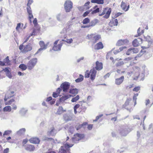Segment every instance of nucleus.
<instances>
[{
  "mask_svg": "<svg viewBox=\"0 0 153 153\" xmlns=\"http://www.w3.org/2000/svg\"><path fill=\"white\" fill-rule=\"evenodd\" d=\"M65 111L66 110H64L62 107L59 106L58 109L57 111L56 114L60 115Z\"/></svg>",
  "mask_w": 153,
  "mask_h": 153,
  "instance_id": "cd10ccee",
  "label": "nucleus"
},
{
  "mask_svg": "<svg viewBox=\"0 0 153 153\" xmlns=\"http://www.w3.org/2000/svg\"><path fill=\"white\" fill-rule=\"evenodd\" d=\"M61 91V89L60 88H59L57 89L56 92L58 94H59L60 93Z\"/></svg>",
  "mask_w": 153,
  "mask_h": 153,
  "instance_id": "338daca9",
  "label": "nucleus"
},
{
  "mask_svg": "<svg viewBox=\"0 0 153 153\" xmlns=\"http://www.w3.org/2000/svg\"><path fill=\"white\" fill-rule=\"evenodd\" d=\"M71 96V95L63 96L60 98L59 100L61 102L64 101L68 99Z\"/></svg>",
  "mask_w": 153,
  "mask_h": 153,
  "instance_id": "5701e85b",
  "label": "nucleus"
},
{
  "mask_svg": "<svg viewBox=\"0 0 153 153\" xmlns=\"http://www.w3.org/2000/svg\"><path fill=\"white\" fill-rule=\"evenodd\" d=\"M4 63H6L7 64H9L10 62V61L9 59V56H7L6 58L4 59Z\"/></svg>",
  "mask_w": 153,
  "mask_h": 153,
  "instance_id": "49530a36",
  "label": "nucleus"
},
{
  "mask_svg": "<svg viewBox=\"0 0 153 153\" xmlns=\"http://www.w3.org/2000/svg\"><path fill=\"white\" fill-rule=\"evenodd\" d=\"M131 100L130 99H128L126 101L124 105H125V106L128 105L129 104L130 101Z\"/></svg>",
  "mask_w": 153,
  "mask_h": 153,
  "instance_id": "603ef678",
  "label": "nucleus"
},
{
  "mask_svg": "<svg viewBox=\"0 0 153 153\" xmlns=\"http://www.w3.org/2000/svg\"><path fill=\"white\" fill-rule=\"evenodd\" d=\"M103 68L102 64V63L98 61H97L96 62V67L95 68L96 70L99 71L101 70Z\"/></svg>",
  "mask_w": 153,
  "mask_h": 153,
  "instance_id": "f3484780",
  "label": "nucleus"
},
{
  "mask_svg": "<svg viewBox=\"0 0 153 153\" xmlns=\"http://www.w3.org/2000/svg\"><path fill=\"white\" fill-rule=\"evenodd\" d=\"M33 0H28V3L27 4V6L30 7V5L33 3Z\"/></svg>",
  "mask_w": 153,
  "mask_h": 153,
  "instance_id": "052dcab7",
  "label": "nucleus"
},
{
  "mask_svg": "<svg viewBox=\"0 0 153 153\" xmlns=\"http://www.w3.org/2000/svg\"><path fill=\"white\" fill-rule=\"evenodd\" d=\"M39 44L40 46V48L38 49V51L35 53V55H36L40 51L46 49L47 48V46L49 44L48 43L46 44H45L44 42L43 41H40Z\"/></svg>",
  "mask_w": 153,
  "mask_h": 153,
  "instance_id": "0eeeda50",
  "label": "nucleus"
},
{
  "mask_svg": "<svg viewBox=\"0 0 153 153\" xmlns=\"http://www.w3.org/2000/svg\"><path fill=\"white\" fill-rule=\"evenodd\" d=\"M124 64V63L123 61H119L116 63V65L117 67L121 66Z\"/></svg>",
  "mask_w": 153,
  "mask_h": 153,
  "instance_id": "de8ad7c7",
  "label": "nucleus"
},
{
  "mask_svg": "<svg viewBox=\"0 0 153 153\" xmlns=\"http://www.w3.org/2000/svg\"><path fill=\"white\" fill-rule=\"evenodd\" d=\"M103 48V45L101 42H99L97 43L94 46L95 49L97 50H99L100 49H102Z\"/></svg>",
  "mask_w": 153,
  "mask_h": 153,
  "instance_id": "aec40b11",
  "label": "nucleus"
},
{
  "mask_svg": "<svg viewBox=\"0 0 153 153\" xmlns=\"http://www.w3.org/2000/svg\"><path fill=\"white\" fill-rule=\"evenodd\" d=\"M131 129L127 126H123L120 127L118 129L119 134L122 136H126L131 131Z\"/></svg>",
  "mask_w": 153,
  "mask_h": 153,
  "instance_id": "f257e3e1",
  "label": "nucleus"
},
{
  "mask_svg": "<svg viewBox=\"0 0 153 153\" xmlns=\"http://www.w3.org/2000/svg\"><path fill=\"white\" fill-rule=\"evenodd\" d=\"M73 144H65L64 146H62L59 149V153H67L66 150L72 147Z\"/></svg>",
  "mask_w": 153,
  "mask_h": 153,
  "instance_id": "423d86ee",
  "label": "nucleus"
},
{
  "mask_svg": "<svg viewBox=\"0 0 153 153\" xmlns=\"http://www.w3.org/2000/svg\"><path fill=\"white\" fill-rule=\"evenodd\" d=\"M90 20L88 18H86L85 19L82 21L83 24H85L90 22Z\"/></svg>",
  "mask_w": 153,
  "mask_h": 153,
  "instance_id": "a18cd8bd",
  "label": "nucleus"
},
{
  "mask_svg": "<svg viewBox=\"0 0 153 153\" xmlns=\"http://www.w3.org/2000/svg\"><path fill=\"white\" fill-rule=\"evenodd\" d=\"M124 79V76H122L120 78L116 79L115 80V84L118 85H120L123 82Z\"/></svg>",
  "mask_w": 153,
  "mask_h": 153,
  "instance_id": "2eb2a0df",
  "label": "nucleus"
},
{
  "mask_svg": "<svg viewBox=\"0 0 153 153\" xmlns=\"http://www.w3.org/2000/svg\"><path fill=\"white\" fill-rule=\"evenodd\" d=\"M91 10H89L87 11H86L83 14V16L84 17L86 16H87L88 15V14L91 12Z\"/></svg>",
  "mask_w": 153,
  "mask_h": 153,
  "instance_id": "864d4df0",
  "label": "nucleus"
},
{
  "mask_svg": "<svg viewBox=\"0 0 153 153\" xmlns=\"http://www.w3.org/2000/svg\"><path fill=\"white\" fill-rule=\"evenodd\" d=\"M144 38L146 39V40L148 42V45H149V46H150L152 43V41L150 37L148 36H144Z\"/></svg>",
  "mask_w": 153,
  "mask_h": 153,
  "instance_id": "a878e982",
  "label": "nucleus"
},
{
  "mask_svg": "<svg viewBox=\"0 0 153 153\" xmlns=\"http://www.w3.org/2000/svg\"><path fill=\"white\" fill-rule=\"evenodd\" d=\"M32 49V47L30 45H26L24 48L23 51L24 52H27L30 51Z\"/></svg>",
  "mask_w": 153,
  "mask_h": 153,
  "instance_id": "b1692460",
  "label": "nucleus"
},
{
  "mask_svg": "<svg viewBox=\"0 0 153 153\" xmlns=\"http://www.w3.org/2000/svg\"><path fill=\"white\" fill-rule=\"evenodd\" d=\"M13 95H8V93H7L6 94L5 97L4 98V100L5 101H6L7 100V99L9 98L12 97H13Z\"/></svg>",
  "mask_w": 153,
  "mask_h": 153,
  "instance_id": "3c124183",
  "label": "nucleus"
},
{
  "mask_svg": "<svg viewBox=\"0 0 153 153\" xmlns=\"http://www.w3.org/2000/svg\"><path fill=\"white\" fill-rule=\"evenodd\" d=\"M111 12V9L109 8L108 10L107 11L106 14L104 16V17L106 19H108L109 18Z\"/></svg>",
  "mask_w": 153,
  "mask_h": 153,
  "instance_id": "473e14b6",
  "label": "nucleus"
},
{
  "mask_svg": "<svg viewBox=\"0 0 153 153\" xmlns=\"http://www.w3.org/2000/svg\"><path fill=\"white\" fill-rule=\"evenodd\" d=\"M27 110L26 108H22L19 111V113L22 116H24L27 111Z\"/></svg>",
  "mask_w": 153,
  "mask_h": 153,
  "instance_id": "bb28decb",
  "label": "nucleus"
},
{
  "mask_svg": "<svg viewBox=\"0 0 153 153\" xmlns=\"http://www.w3.org/2000/svg\"><path fill=\"white\" fill-rule=\"evenodd\" d=\"M62 41L65 42L67 43L70 44L73 42V40L72 39H66V37L65 36L64 39H62Z\"/></svg>",
  "mask_w": 153,
  "mask_h": 153,
  "instance_id": "4c0bfd02",
  "label": "nucleus"
},
{
  "mask_svg": "<svg viewBox=\"0 0 153 153\" xmlns=\"http://www.w3.org/2000/svg\"><path fill=\"white\" fill-rule=\"evenodd\" d=\"M67 16L66 13H59L56 16L57 20L59 22H62L65 21Z\"/></svg>",
  "mask_w": 153,
  "mask_h": 153,
  "instance_id": "20e7f679",
  "label": "nucleus"
},
{
  "mask_svg": "<svg viewBox=\"0 0 153 153\" xmlns=\"http://www.w3.org/2000/svg\"><path fill=\"white\" fill-rule=\"evenodd\" d=\"M129 41L127 39H120L116 43V45L117 46H120L122 45L127 44L128 43Z\"/></svg>",
  "mask_w": 153,
  "mask_h": 153,
  "instance_id": "f8f14e48",
  "label": "nucleus"
},
{
  "mask_svg": "<svg viewBox=\"0 0 153 153\" xmlns=\"http://www.w3.org/2000/svg\"><path fill=\"white\" fill-rule=\"evenodd\" d=\"M11 106L12 107L13 109H14L15 110L16 109L17 107L16 105L14 104H12L11 105Z\"/></svg>",
  "mask_w": 153,
  "mask_h": 153,
  "instance_id": "680f3d73",
  "label": "nucleus"
},
{
  "mask_svg": "<svg viewBox=\"0 0 153 153\" xmlns=\"http://www.w3.org/2000/svg\"><path fill=\"white\" fill-rule=\"evenodd\" d=\"M98 22V20L97 19H94L90 22L89 23L90 26V27H94Z\"/></svg>",
  "mask_w": 153,
  "mask_h": 153,
  "instance_id": "412c9836",
  "label": "nucleus"
},
{
  "mask_svg": "<svg viewBox=\"0 0 153 153\" xmlns=\"http://www.w3.org/2000/svg\"><path fill=\"white\" fill-rule=\"evenodd\" d=\"M64 120L66 121H67L71 120V118L70 117H69L67 114H65L64 115Z\"/></svg>",
  "mask_w": 153,
  "mask_h": 153,
  "instance_id": "37998d69",
  "label": "nucleus"
},
{
  "mask_svg": "<svg viewBox=\"0 0 153 153\" xmlns=\"http://www.w3.org/2000/svg\"><path fill=\"white\" fill-rule=\"evenodd\" d=\"M69 93L75 95L78 93V90L76 88L71 89L70 90Z\"/></svg>",
  "mask_w": 153,
  "mask_h": 153,
  "instance_id": "7c9ffc66",
  "label": "nucleus"
},
{
  "mask_svg": "<svg viewBox=\"0 0 153 153\" xmlns=\"http://www.w3.org/2000/svg\"><path fill=\"white\" fill-rule=\"evenodd\" d=\"M145 103L146 105L148 107H150L153 104V102L151 104H150V101L149 99L146 100Z\"/></svg>",
  "mask_w": 153,
  "mask_h": 153,
  "instance_id": "e433bc0d",
  "label": "nucleus"
},
{
  "mask_svg": "<svg viewBox=\"0 0 153 153\" xmlns=\"http://www.w3.org/2000/svg\"><path fill=\"white\" fill-rule=\"evenodd\" d=\"M145 51H143L142 50H141L140 51V53L139 54L137 55V56L135 57V59L137 60V58L141 56L143 53H145Z\"/></svg>",
  "mask_w": 153,
  "mask_h": 153,
  "instance_id": "79ce46f5",
  "label": "nucleus"
},
{
  "mask_svg": "<svg viewBox=\"0 0 153 153\" xmlns=\"http://www.w3.org/2000/svg\"><path fill=\"white\" fill-rule=\"evenodd\" d=\"M79 76L80 77L75 80V82H79L82 81L83 80V76L81 74H80Z\"/></svg>",
  "mask_w": 153,
  "mask_h": 153,
  "instance_id": "c9c22d12",
  "label": "nucleus"
},
{
  "mask_svg": "<svg viewBox=\"0 0 153 153\" xmlns=\"http://www.w3.org/2000/svg\"><path fill=\"white\" fill-rule=\"evenodd\" d=\"M64 8L66 12H69L73 7V3L70 0H67L64 4Z\"/></svg>",
  "mask_w": 153,
  "mask_h": 153,
  "instance_id": "39448f33",
  "label": "nucleus"
},
{
  "mask_svg": "<svg viewBox=\"0 0 153 153\" xmlns=\"http://www.w3.org/2000/svg\"><path fill=\"white\" fill-rule=\"evenodd\" d=\"M3 110L4 111H10L11 110V107L10 106H5Z\"/></svg>",
  "mask_w": 153,
  "mask_h": 153,
  "instance_id": "ea45409f",
  "label": "nucleus"
},
{
  "mask_svg": "<svg viewBox=\"0 0 153 153\" xmlns=\"http://www.w3.org/2000/svg\"><path fill=\"white\" fill-rule=\"evenodd\" d=\"M14 91H9L8 92H7V93H8V95H13V96H14Z\"/></svg>",
  "mask_w": 153,
  "mask_h": 153,
  "instance_id": "13d9d810",
  "label": "nucleus"
},
{
  "mask_svg": "<svg viewBox=\"0 0 153 153\" xmlns=\"http://www.w3.org/2000/svg\"><path fill=\"white\" fill-rule=\"evenodd\" d=\"M121 7L123 10L125 11V10L127 7L126 4L123 1L121 2Z\"/></svg>",
  "mask_w": 153,
  "mask_h": 153,
  "instance_id": "58836bf2",
  "label": "nucleus"
},
{
  "mask_svg": "<svg viewBox=\"0 0 153 153\" xmlns=\"http://www.w3.org/2000/svg\"><path fill=\"white\" fill-rule=\"evenodd\" d=\"M37 62L36 58H34L30 60L27 64L28 69L31 70L33 68Z\"/></svg>",
  "mask_w": 153,
  "mask_h": 153,
  "instance_id": "f03ea898",
  "label": "nucleus"
},
{
  "mask_svg": "<svg viewBox=\"0 0 153 153\" xmlns=\"http://www.w3.org/2000/svg\"><path fill=\"white\" fill-rule=\"evenodd\" d=\"M30 143L34 144H38L39 143L40 140L39 138L37 137H33L29 140Z\"/></svg>",
  "mask_w": 153,
  "mask_h": 153,
  "instance_id": "a211bd4d",
  "label": "nucleus"
},
{
  "mask_svg": "<svg viewBox=\"0 0 153 153\" xmlns=\"http://www.w3.org/2000/svg\"><path fill=\"white\" fill-rule=\"evenodd\" d=\"M109 25L111 27L114 26H117L118 25V20L117 19H112L109 23Z\"/></svg>",
  "mask_w": 153,
  "mask_h": 153,
  "instance_id": "6ab92c4d",
  "label": "nucleus"
},
{
  "mask_svg": "<svg viewBox=\"0 0 153 153\" xmlns=\"http://www.w3.org/2000/svg\"><path fill=\"white\" fill-rule=\"evenodd\" d=\"M9 151V149L8 148H6L4 149L3 153H8Z\"/></svg>",
  "mask_w": 153,
  "mask_h": 153,
  "instance_id": "774afa93",
  "label": "nucleus"
},
{
  "mask_svg": "<svg viewBox=\"0 0 153 153\" xmlns=\"http://www.w3.org/2000/svg\"><path fill=\"white\" fill-rule=\"evenodd\" d=\"M98 6L96 5L93 7V10L92 11L91 14H94L99 12L100 11V9L99 8H97Z\"/></svg>",
  "mask_w": 153,
  "mask_h": 153,
  "instance_id": "c85d7f7f",
  "label": "nucleus"
},
{
  "mask_svg": "<svg viewBox=\"0 0 153 153\" xmlns=\"http://www.w3.org/2000/svg\"><path fill=\"white\" fill-rule=\"evenodd\" d=\"M62 46L61 44H59L57 45H54L53 48V49L55 51H60Z\"/></svg>",
  "mask_w": 153,
  "mask_h": 153,
  "instance_id": "4be33fe9",
  "label": "nucleus"
},
{
  "mask_svg": "<svg viewBox=\"0 0 153 153\" xmlns=\"http://www.w3.org/2000/svg\"><path fill=\"white\" fill-rule=\"evenodd\" d=\"M84 137V134H79L78 133H76L74 134V136L72 138V141L74 143H77L78 141Z\"/></svg>",
  "mask_w": 153,
  "mask_h": 153,
  "instance_id": "7ed1b4c3",
  "label": "nucleus"
},
{
  "mask_svg": "<svg viewBox=\"0 0 153 153\" xmlns=\"http://www.w3.org/2000/svg\"><path fill=\"white\" fill-rule=\"evenodd\" d=\"M3 71L5 72L6 76L10 79H11L12 78V76L11 74L10 71H9L7 68H6L2 71H0V73Z\"/></svg>",
  "mask_w": 153,
  "mask_h": 153,
  "instance_id": "dca6fc26",
  "label": "nucleus"
},
{
  "mask_svg": "<svg viewBox=\"0 0 153 153\" xmlns=\"http://www.w3.org/2000/svg\"><path fill=\"white\" fill-rule=\"evenodd\" d=\"M56 130H55L53 127H52L51 128L50 130L48 132L47 134L48 135L54 136L56 135Z\"/></svg>",
  "mask_w": 153,
  "mask_h": 153,
  "instance_id": "4468645a",
  "label": "nucleus"
},
{
  "mask_svg": "<svg viewBox=\"0 0 153 153\" xmlns=\"http://www.w3.org/2000/svg\"><path fill=\"white\" fill-rule=\"evenodd\" d=\"M58 94L56 92H53V97L54 98H56L58 97Z\"/></svg>",
  "mask_w": 153,
  "mask_h": 153,
  "instance_id": "e2e57ef3",
  "label": "nucleus"
},
{
  "mask_svg": "<svg viewBox=\"0 0 153 153\" xmlns=\"http://www.w3.org/2000/svg\"><path fill=\"white\" fill-rule=\"evenodd\" d=\"M19 68L23 71L25 70L27 68V65H26L24 64H21L19 66Z\"/></svg>",
  "mask_w": 153,
  "mask_h": 153,
  "instance_id": "f704fd0d",
  "label": "nucleus"
},
{
  "mask_svg": "<svg viewBox=\"0 0 153 153\" xmlns=\"http://www.w3.org/2000/svg\"><path fill=\"white\" fill-rule=\"evenodd\" d=\"M90 75V71H89L88 70H87L85 73V78H88Z\"/></svg>",
  "mask_w": 153,
  "mask_h": 153,
  "instance_id": "09e8293b",
  "label": "nucleus"
},
{
  "mask_svg": "<svg viewBox=\"0 0 153 153\" xmlns=\"http://www.w3.org/2000/svg\"><path fill=\"white\" fill-rule=\"evenodd\" d=\"M37 19L35 18L33 21V23L34 24L35 26H36L37 25Z\"/></svg>",
  "mask_w": 153,
  "mask_h": 153,
  "instance_id": "4d7b16f0",
  "label": "nucleus"
},
{
  "mask_svg": "<svg viewBox=\"0 0 153 153\" xmlns=\"http://www.w3.org/2000/svg\"><path fill=\"white\" fill-rule=\"evenodd\" d=\"M92 127H93V125L89 124V125H88L87 128H88V129L89 130H91L92 129Z\"/></svg>",
  "mask_w": 153,
  "mask_h": 153,
  "instance_id": "69168bd1",
  "label": "nucleus"
},
{
  "mask_svg": "<svg viewBox=\"0 0 153 153\" xmlns=\"http://www.w3.org/2000/svg\"><path fill=\"white\" fill-rule=\"evenodd\" d=\"M101 38V36L100 35H95L92 41L93 43H95Z\"/></svg>",
  "mask_w": 153,
  "mask_h": 153,
  "instance_id": "393cba45",
  "label": "nucleus"
},
{
  "mask_svg": "<svg viewBox=\"0 0 153 153\" xmlns=\"http://www.w3.org/2000/svg\"><path fill=\"white\" fill-rule=\"evenodd\" d=\"M122 14V13L120 12H118L117 13V14H115V15L114 16H112V18L113 19H115L116 18H117L119 16H120Z\"/></svg>",
  "mask_w": 153,
  "mask_h": 153,
  "instance_id": "5fc2aeb1",
  "label": "nucleus"
},
{
  "mask_svg": "<svg viewBox=\"0 0 153 153\" xmlns=\"http://www.w3.org/2000/svg\"><path fill=\"white\" fill-rule=\"evenodd\" d=\"M142 39L141 38L135 39L133 41L132 44L133 46L136 47L139 45L140 42L142 43Z\"/></svg>",
  "mask_w": 153,
  "mask_h": 153,
  "instance_id": "9b49d317",
  "label": "nucleus"
},
{
  "mask_svg": "<svg viewBox=\"0 0 153 153\" xmlns=\"http://www.w3.org/2000/svg\"><path fill=\"white\" fill-rule=\"evenodd\" d=\"M95 34H91L90 35H88L87 36V37L88 38V39L89 40H91L92 41L94 36Z\"/></svg>",
  "mask_w": 153,
  "mask_h": 153,
  "instance_id": "a19ab883",
  "label": "nucleus"
},
{
  "mask_svg": "<svg viewBox=\"0 0 153 153\" xmlns=\"http://www.w3.org/2000/svg\"><path fill=\"white\" fill-rule=\"evenodd\" d=\"M12 133V131L11 130H7L4 131L3 134V136Z\"/></svg>",
  "mask_w": 153,
  "mask_h": 153,
  "instance_id": "8fccbe9b",
  "label": "nucleus"
},
{
  "mask_svg": "<svg viewBox=\"0 0 153 153\" xmlns=\"http://www.w3.org/2000/svg\"><path fill=\"white\" fill-rule=\"evenodd\" d=\"M25 131L26 129L25 128H22L17 131V134L18 135H21L24 134L25 132Z\"/></svg>",
  "mask_w": 153,
  "mask_h": 153,
  "instance_id": "2f4dec72",
  "label": "nucleus"
},
{
  "mask_svg": "<svg viewBox=\"0 0 153 153\" xmlns=\"http://www.w3.org/2000/svg\"><path fill=\"white\" fill-rule=\"evenodd\" d=\"M21 25V23H19L17 24V26L16 27V29L18 31L19 30V28L20 27Z\"/></svg>",
  "mask_w": 153,
  "mask_h": 153,
  "instance_id": "0e129e2a",
  "label": "nucleus"
},
{
  "mask_svg": "<svg viewBox=\"0 0 153 153\" xmlns=\"http://www.w3.org/2000/svg\"><path fill=\"white\" fill-rule=\"evenodd\" d=\"M79 98V96L78 95H77L76 97L73 98L71 100V101L73 102H76V101L78 100Z\"/></svg>",
  "mask_w": 153,
  "mask_h": 153,
  "instance_id": "c03bdc74",
  "label": "nucleus"
},
{
  "mask_svg": "<svg viewBox=\"0 0 153 153\" xmlns=\"http://www.w3.org/2000/svg\"><path fill=\"white\" fill-rule=\"evenodd\" d=\"M139 51L137 48H131L128 49L126 52V54L129 55L131 54L136 53Z\"/></svg>",
  "mask_w": 153,
  "mask_h": 153,
  "instance_id": "1a4fd4ad",
  "label": "nucleus"
},
{
  "mask_svg": "<svg viewBox=\"0 0 153 153\" xmlns=\"http://www.w3.org/2000/svg\"><path fill=\"white\" fill-rule=\"evenodd\" d=\"M92 3H96L99 4H103L104 3V0H91Z\"/></svg>",
  "mask_w": 153,
  "mask_h": 153,
  "instance_id": "c756f323",
  "label": "nucleus"
},
{
  "mask_svg": "<svg viewBox=\"0 0 153 153\" xmlns=\"http://www.w3.org/2000/svg\"><path fill=\"white\" fill-rule=\"evenodd\" d=\"M35 148L34 145L31 144H27L25 146V149L27 151L32 152L34 151Z\"/></svg>",
  "mask_w": 153,
  "mask_h": 153,
  "instance_id": "ddd939ff",
  "label": "nucleus"
},
{
  "mask_svg": "<svg viewBox=\"0 0 153 153\" xmlns=\"http://www.w3.org/2000/svg\"><path fill=\"white\" fill-rule=\"evenodd\" d=\"M27 13L28 14V16H31V17H33V16L32 13V12L31 10V9L30 7H27Z\"/></svg>",
  "mask_w": 153,
  "mask_h": 153,
  "instance_id": "72a5a7b5",
  "label": "nucleus"
},
{
  "mask_svg": "<svg viewBox=\"0 0 153 153\" xmlns=\"http://www.w3.org/2000/svg\"><path fill=\"white\" fill-rule=\"evenodd\" d=\"M95 69V68H93L90 71V78L92 80H93L95 79L97 71Z\"/></svg>",
  "mask_w": 153,
  "mask_h": 153,
  "instance_id": "9d476101",
  "label": "nucleus"
},
{
  "mask_svg": "<svg viewBox=\"0 0 153 153\" xmlns=\"http://www.w3.org/2000/svg\"><path fill=\"white\" fill-rule=\"evenodd\" d=\"M140 87L139 86L135 87L133 89V91L137 92L140 90Z\"/></svg>",
  "mask_w": 153,
  "mask_h": 153,
  "instance_id": "6e6d98bb",
  "label": "nucleus"
},
{
  "mask_svg": "<svg viewBox=\"0 0 153 153\" xmlns=\"http://www.w3.org/2000/svg\"><path fill=\"white\" fill-rule=\"evenodd\" d=\"M70 86V83L67 82L62 83L60 85V87L62 89L64 92H66L69 89Z\"/></svg>",
  "mask_w": 153,
  "mask_h": 153,
  "instance_id": "6e6552de",
  "label": "nucleus"
},
{
  "mask_svg": "<svg viewBox=\"0 0 153 153\" xmlns=\"http://www.w3.org/2000/svg\"><path fill=\"white\" fill-rule=\"evenodd\" d=\"M107 10V8H105L103 11V12H102V13L101 14H100L99 15V16H102L103 15H104V14H105V13L106 12V10Z\"/></svg>",
  "mask_w": 153,
  "mask_h": 153,
  "instance_id": "bf43d9fd",
  "label": "nucleus"
}]
</instances>
